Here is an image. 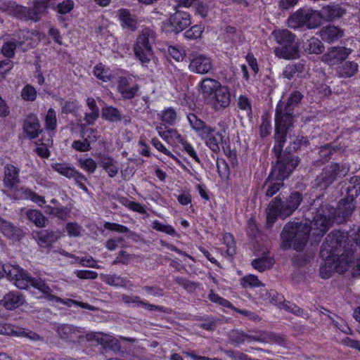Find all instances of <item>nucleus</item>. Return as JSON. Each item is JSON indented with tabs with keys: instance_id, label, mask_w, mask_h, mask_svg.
Segmentation results:
<instances>
[{
	"instance_id": "obj_1",
	"label": "nucleus",
	"mask_w": 360,
	"mask_h": 360,
	"mask_svg": "<svg viewBox=\"0 0 360 360\" xmlns=\"http://www.w3.org/2000/svg\"><path fill=\"white\" fill-rule=\"evenodd\" d=\"M354 210V200L352 198L342 199L336 209L334 205L324 203L317 209L313 220L305 219L301 222L288 223L281 233L282 248L285 250L291 247L294 243V249L302 250L308 239L309 234L312 231V236L317 241L328 230L330 224L337 217L346 219Z\"/></svg>"
},
{
	"instance_id": "obj_2",
	"label": "nucleus",
	"mask_w": 360,
	"mask_h": 360,
	"mask_svg": "<svg viewBox=\"0 0 360 360\" xmlns=\"http://www.w3.org/2000/svg\"><path fill=\"white\" fill-rule=\"evenodd\" d=\"M303 96L298 91H293L287 101H280L276 108L275 116V146L274 150L280 158L283 147L286 141L288 131L292 127L295 115L294 110L301 102Z\"/></svg>"
},
{
	"instance_id": "obj_3",
	"label": "nucleus",
	"mask_w": 360,
	"mask_h": 360,
	"mask_svg": "<svg viewBox=\"0 0 360 360\" xmlns=\"http://www.w3.org/2000/svg\"><path fill=\"white\" fill-rule=\"evenodd\" d=\"M302 200V195L297 191L292 192L285 201L276 197L269 203L266 211L267 228L273 226L278 217L284 219L290 216L298 208Z\"/></svg>"
},
{
	"instance_id": "obj_4",
	"label": "nucleus",
	"mask_w": 360,
	"mask_h": 360,
	"mask_svg": "<svg viewBox=\"0 0 360 360\" xmlns=\"http://www.w3.org/2000/svg\"><path fill=\"white\" fill-rule=\"evenodd\" d=\"M187 119L192 129L198 133L199 136L205 140V143L210 150L215 153L219 152L225 130L222 129L217 130V128L206 124L193 113L188 114Z\"/></svg>"
},
{
	"instance_id": "obj_5",
	"label": "nucleus",
	"mask_w": 360,
	"mask_h": 360,
	"mask_svg": "<svg viewBox=\"0 0 360 360\" xmlns=\"http://www.w3.org/2000/svg\"><path fill=\"white\" fill-rule=\"evenodd\" d=\"M272 35L278 44L274 51L278 57L285 60H293L300 57L295 34L288 30H276L272 32Z\"/></svg>"
},
{
	"instance_id": "obj_6",
	"label": "nucleus",
	"mask_w": 360,
	"mask_h": 360,
	"mask_svg": "<svg viewBox=\"0 0 360 360\" xmlns=\"http://www.w3.org/2000/svg\"><path fill=\"white\" fill-rule=\"evenodd\" d=\"M155 38V32L150 28L143 29L137 37L134 46V52L143 65L148 63L153 56L152 45L154 44Z\"/></svg>"
},
{
	"instance_id": "obj_7",
	"label": "nucleus",
	"mask_w": 360,
	"mask_h": 360,
	"mask_svg": "<svg viewBox=\"0 0 360 360\" xmlns=\"http://www.w3.org/2000/svg\"><path fill=\"white\" fill-rule=\"evenodd\" d=\"M319 25L320 21L317 20V11L308 8L298 9L288 19V25L292 29L304 27L312 29L318 27Z\"/></svg>"
},
{
	"instance_id": "obj_8",
	"label": "nucleus",
	"mask_w": 360,
	"mask_h": 360,
	"mask_svg": "<svg viewBox=\"0 0 360 360\" xmlns=\"http://www.w3.org/2000/svg\"><path fill=\"white\" fill-rule=\"evenodd\" d=\"M349 167L346 164L333 163L324 167L322 173L315 180L314 186L321 190L328 187L335 179L347 175Z\"/></svg>"
},
{
	"instance_id": "obj_9",
	"label": "nucleus",
	"mask_w": 360,
	"mask_h": 360,
	"mask_svg": "<svg viewBox=\"0 0 360 360\" xmlns=\"http://www.w3.org/2000/svg\"><path fill=\"white\" fill-rule=\"evenodd\" d=\"M2 272L4 275H6L10 281L14 282L17 288L20 289H27L28 288V281L30 276L18 266L5 264L2 266Z\"/></svg>"
},
{
	"instance_id": "obj_10",
	"label": "nucleus",
	"mask_w": 360,
	"mask_h": 360,
	"mask_svg": "<svg viewBox=\"0 0 360 360\" xmlns=\"http://www.w3.org/2000/svg\"><path fill=\"white\" fill-rule=\"evenodd\" d=\"M213 66L212 60L210 56L198 53L193 56L188 68L194 73L205 75L213 70Z\"/></svg>"
},
{
	"instance_id": "obj_11",
	"label": "nucleus",
	"mask_w": 360,
	"mask_h": 360,
	"mask_svg": "<svg viewBox=\"0 0 360 360\" xmlns=\"http://www.w3.org/2000/svg\"><path fill=\"white\" fill-rule=\"evenodd\" d=\"M298 162V159H276L271 174L278 179L283 180L290 174Z\"/></svg>"
},
{
	"instance_id": "obj_12",
	"label": "nucleus",
	"mask_w": 360,
	"mask_h": 360,
	"mask_svg": "<svg viewBox=\"0 0 360 360\" xmlns=\"http://www.w3.org/2000/svg\"><path fill=\"white\" fill-rule=\"evenodd\" d=\"M22 129L24 134L30 140L38 138L43 131L38 117L33 113H30L25 117Z\"/></svg>"
},
{
	"instance_id": "obj_13",
	"label": "nucleus",
	"mask_w": 360,
	"mask_h": 360,
	"mask_svg": "<svg viewBox=\"0 0 360 360\" xmlns=\"http://www.w3.org/2000/svg\"><path fill=\"white\" fill-rule=\"evenodd\" d=\"M231 101V95L229 87L222 85L207 103L211 105L216 110H220L228 108Z\"/></svg>"
},
{
	"instance_id": "obj_14",
	"label": "nucleus",
	"mask_w": 360,
	"mask_h": 360,
	"mask_svg": "<svg viewBox=\"0 0 360 360\" xmlns=\"http://www.w3.org/2000/svg\"><path fill=\"white\" fill-rule=\"evenodd\" d=\"M351 53V49L343 46H334L322 56L321 60L329 65H335L345 60Z\"/></svg>"
},
{
	"instance_id": "obj_15",
	"label": "nucleus",
	"mask_w": 360,
	"mask_h": 360,
	"mask_svg": "<svg viewBox=\"0 0 360 360\" xmlns=\"http://www.w3.org/2000/svg\"><path fill=\"white\" fill-rule=\"evenodd\" d=\"M57 333L60 338L69 342H81L83 340L84 330L72 325L63 324L58 327Z\"/></svg>"
},
{
	"instance_id": "obj_16",
	"label": "nucleus",
	"mask_w": 360,
	"mask_h": 360,
	"mask_svg": "<svg viewBox=\"0 0 360 360\" xmlns=\"http://www.w3.org/2000/svg\"><path fill=\"white\" fill-rule=\"evenodd\" d=\"M140 86L131 79L122 77L119 79L117 90L124 99L131 100L138 95Z\"/></svg>"
},
{
	"instance_id": "obj_17",
	"label": "nucleus",
	"mask_w": 360,
	"mask_h": 360,
	"mask_svg": "<svg viewBox=\"0 0 360 360\" xmlns=\"http://www.w3.org/2000/svg\"><path fill=\"white\" fill-rule=\"evenodd\" d=\"M222 84L217 79L206 77L198 84V90L202 98L207 103Z\"/></svg>"
},
{
	"instance_id": "obj_18",
	"label": "nucleus",
	"mask_w": 360,
	"mask_h": 360,
	"mask_svg": "<svg viewBox=\"0 0 360 360\" xmlns=\"http://www.w3.org/2000/svg\"><path fill=\"white\" fill-rule=\"evenodd\" d=\"M0 334L27 337L34 341L41 340V337L34 332L26 330L25 328L7 324L4 322H0Z\"/></svg>"
},
{
	"instance_id": "obj_19",
	"label": "nucleus",
	"mask_w": 360,
	"mask_h": 360,
	"mask_svg": "<svg viewBox=\"0 0 360 360\" xmlns=\"http://www.w3.org/2000/svg\"><path fill=\"white\" fill-rule=\"evenodd\" d=\"M169 23L176 32H179L191 24V15L188 12L176 10L170 16Z\"/></svg>"
},
{
	"instance_id": "obj_20",
	"label": "nucleus",
	"mask_w": 360,
	"mask_h": 360,
	"mask_svg": "<svg viewBox=\"0 0 360 360\" xmlns=\"http://www.w3.org/2000/svg\"><path fill=\"white\" fill-rule=\"evenodd\" d=\"M345 13V9L338 4L328 5L323 6L320 11H317V20L320 18L326 21H333L341 18Z\"/></svg>"
},
{
	"instance_id": "obj_21",
	"label": "nucleus",
	"mask_w": 360,
	"mask_h": 360,
	"mask_svg": "<svg viewBox=\"0 0 360 360\" xmlns=\"http://www.w3.org/2000/svg\"><path fill=\"white\" fill-rule=\"evenodd\" d=\"M31 285L44 294V297L49 301L63 302L62 299L52 294V290L47 283L40 278L30 276L28 286Z\"/></svg>"
},
{
	"instance_id": "obj_22",
	"label": "nucleus",
	"mask_w": 360,
	"mask_h": 360,
	"mask_svg": "<svg viewBox=\"0 0 360 360\" xmlns=\"http://www.w3.org/2000/svg\"><path fill=\"white\" fill-rule=\"evenodd\" d=\"M34 238L41 248H50L60 238L58 231L42 230L35 233Z\"/></svg>"
},
{
	"instance_id": "obj_23",
	"label": "nucleus",
	"mask_w": 360,
	"mask_h": 360,
	"mask_svg": "<svg viewBox=\"0 0 360 360\" xmlns=\"http://www.w3.org/2000/svg\"><path fill=\"white\" fill-rule=\"evenodd\" d=\"M25 301L22 294L18 292H9L0 300V304L6 309L13 310L22 306Z\"/></svg>"
},
{
	"instance_id": "obj_24",
	"label": "nucleus",
	"mask_w": 360,
	"mask_h": 360,
	"mask_svg": "<svg viewBox=\"0 0 360 360\" xmlns=\"http://www.w3.org/2000/svg\"><path fill=\"white\" fill-rule=\"evenodd\" d=\"M51 167L59 174L67 178H73L77 181L84 179V176L77 172L73 167L66 162H52Z\"/></svg>"
},
{
	"instance_id": "obj_25",
	"label": "nucleus",
	"mask_w": 360,
	"mask_h": 360,
	"mask_svg": "<svg viewBox=\"0 0 360 360\" xmlns=\"http://www.w3.org/2000/svg\"><path fill=\"white\" fill-rule=\"evenodd\" d=\"M320 37L323 41L328 43H333L342 37L344 32L338 27L328 25L323 27L320 31Z\"/></svg>"
},
{
	"instance_id": "obj_26",
	"label": "nucleus",
	"mask_w": 360,
	"mask_h": 360,
	"mask_svg": "<svg viewBox=\"0 0 360 360\" xmlns=\"http://www.w3.org/2000/svg\"><path fill=\"white\" fill-rule=\"evenodd\" d=\"M45 8L46 7L42 4H37L32 8H27L20 6H16V14H20V18L27 16L28 18L37 21L40 19Z\"/></svg>"
},
{
	"instance_id": "obj_27",
	"label": "nucleus",
	"mask_w": 360,
	"mask_h": 360,
	"mask_svg": "<svg viewBox=\"0 0 360 360\" xmlns=\"http://www.w3.org/2000/svg\"><path fill=\"white\" fill-rule=\"evenodd\" d=\"M19 169L13 165H7L4 168V184L6 187L12 188L20 183Z\"/></svg>"
},
{
	"instance_id": "obj_28",
	"label": "nucleus",
	"mask_w": 360,
	"mask_h": 360,
	"mask_svg": "<svg viewBox=\"0 0 360 360\" xmlns=\"http://www.w3.org/2000/svg\"><path fill=\"white\" fill-rule=\"evenodd\" d=\"M157 131L159 135L169 143H179L182 141V138L176 130L168 129L165 124L157 127Z\"/></svg>"
},
{
	"instance_id": "obj_29",
	"label": "nucleus",
	"mask_w": 360,
	"mask_h": 360,
	"mask_svg": "<svg viewBox=\"0 0 360 360\" xmlns=\"http://www.w3.org/2000/svg\"><path fill=\"white\" fill-rule=\"evenodd\" d=\"M304 51L308 54H321L324 51L323 44L316 37H311L303 42Z\"/></svg>"
},
{
	"instance_id": "obj_30",
	"label": "nucleus",
	"mask_w": 360,
	"mask_h": 360,
	"mask_svg": "<svg viewBox=\"0 0 360 360\" xmlns=\"http://www.w3.org/2000/svg\"><path fill=\"white\" fill-rule=\"evenodd\" d=\"M118 16L123 27L134 31L137 28V19L135 15L130 13L129 10L122 8L118 10Z\"/></svg>"
},
{
	"instance_id": "obj_31",
	"label": "nucleus",
	"mask_w": 360,
	"mask_h": 360,
	"mask_svg": "<svg viewBox=\"0 0 360 360\" xmlns=\"http://www.w3.org/2000/svg\"><path fill=\"white\" fill-rule=\"evenodd\" d=\"M306 64L304 61H299L297 63L289 64L285 68L283 72V75L284 77L291 79L304 72Z\"/></svg>"
},
{
	"instance_id": "obj_32",
	"label": "nucleus",
	"mask_w": 360,
	"mask_h": 360,
	"mask_svg": "<svg viewBox=\"0 0 360 360\" xmlns=\"http://www.w3.org/2000/svg\"><path fill=\"white\" fill-rule=\"evenodd\" d=\"M229 340L231 342L240 344L244 342L245 340H255L257 342H262L263 338L258 335H248L245 334L244 332L238 330H232L229 333Z\"/></svg>"
},
{
	"instance_id": "obj_33",
	"label": "nucleus",
	"mask_w": 360,
	"mask_h": 360,
	"mask_svg": "<svg viewBox=\"0 0 360 360\" xmlns=\"http://www.w3.org/2000/svg\"><path fill=\"white\" fill-rule=\"evenodd\" d=\"M26 218L39 228L45 227L48 223V219L39 210L30 209L25 212Z\"/></svg>"
},
{
	"instance_id": "obj_34",
	"label": "nucleus",
	"mask_w": 360,
	"mask_h": 360,
	"mask_svg": "<svg viewBox=\"0 0 360 360\" xmlns=\"http://www.w3.org/2000/svg\"><path fill=\"white\" fill-rule=\"evenodd\" d=\"M103 281L108 285L115 287L127 288L128 285H133L127 278L117 274L104 276Z\"/></svg>"
},
{
	"instance_id": "obj_35",
	"label": "nucleus",
	"mask_w": 360,
	"mask_h": 360,
	"mask_svg": "<svg viewBox=\"0 0 360 360\" xmlns=\"http://www.w3.org/2000/svg\"><path fill=\"white\" fill-rule=\"evenodd\" d=\"M17 195L19 199H30L32 202L38 204L39 206L43 205L46 202L44 197L39 195L37 193L29 188H21L18 190Z\"/></svg>"
},
{
	"instance_id": "obj_36",
	"label": "nucleus",
	"mask_w": 360,
	"mask_h": 360,
	"mask_svg": "<svg viewBox=\"0 0 360 360\" xmlns=\"http://www.w3.org/2000/svg\"><path fill=\"white\" fill-rule=\"evenodd\" d=\"M358 71V64L354 61H346L338 68L340 77L347 78L354 75Z\"/></svg>"
},
{
	"instance_id": "obj_37",
	"label": "nucleus",
	"mask_w": 360,
	"mask_h": 360,
	"mask_svg": "<svg viewBox=\"0 0 360 360\" xmlns=\"http://www.w3.org/2000/svg\"><path fill=\"white\" fill-rule=\"evenodd\" d=\"M0 230L6 236L13 240L18 239L20 236V230L19 229L3 219L0 221Z\"/></svg>"
},
{
	"instance_id": "obj_38",
	"label": "nucleus",
	"mask_w": 360,
	"mask_h": 360,
	"mask_svg": "<svg viewBox=\"0 0 360 360\" xmlns=\"http://www.w3.org/2000/svg\"><path fill=\"white\" fill-rule=\"evenodd\" d=\"M102 117L105 120L117 122L122 120V116L120 110L112 106H107L102 109Z\"/></svg>"
},
{
	"instance_id": "obj_39",
	"label": "nucleus",
	"mask_w": 360,
	"mask_h": 360,
	"mask_svg": "<svg viewBox=\"0 0 360 360\" xmlns=\"http://www.w3.org/2000/svg\"><path fill=\"white\" fill-rule=\"evenodd\" d=\"M56 126V112L53 108H50L45 117V127L46 129L49 131V136L50 137L54 134Z\"/></svg>"
},
{
	"instance_id": "obj_40",
	"label": "nucleus",
	"mask_w": 360,
	"mask_h": 360,
	"mask_svg": "<svg viewBox=\"0 0 360 360\" xmlns=\"http://www.w3.org/2000/svg\"><path fill=\"white\" fill-rule=\"evenodd\" d=\"M273 264L274 259L267 255L255 259L252 262V266L259 271H264L265 270L270 269Z\"/></svg>"
},
{
	"instance_id": "obj_41",
	"label": "nucleus",
	"mask_w": 360,
	"mask_h": 360,
	"mask_svg": "<svg viewBox=\"0 0 360 360\" xmlns=\"http://www.w3.org/2000/svg\"><path fill=\"white\" fill-rule=\"evenodd\" d=\"M340 148L335 143H328L320 148L321 158H328L330 155H339Z\"/></svg>"
},
{
	"instance_id": "obj_42",
	"label": "nucleus",
	"mask_w": 360,
	"mask_h": 360,
	"mask_svg": "<svg viewBox=\"0 0 360 360\" xmlns=\"http://www.w3.org/2000/svg\"><path fill=\"white\" fill-rule=\"evenodd\" d=\"M240 285L245 288H255L262 286V283L258 279L257 276L250 274L243 277L240 281Z\"/></svg>"
},
{
	"instance_id": "obj_43",
	"label": "nucleus",
	"mask_w": 360,
	"mask_h": 360,
	"mask_svg": "<svg viewBox=\"0 0 360 360\" xmlns=\"http://www.w3.org/2000/svg\"><path fill=\"white\" fill-rule=\"evenodd\" d=\"M65 255H67L70 257H72V258H75L77 262H78L83 266L91 267V268H95V269L101 268V266L96 264V260H94V258L91 256L79 257H75V255H71L70 253H66Z\"/></svg>"
},
{
	"instance_id": "obj_44",
	"label": "nucleus",
	"mask_w": 360,
	"mask_h": 360,
	"mask_svg": "<svg viewBox=\"0 0 360 360\" xmlns=\"http://www.w3.org/2000/svg\"><path fill=\"white\" fill-rule=\"evenodd\" d=\"M81 136L82 139L87 142L89 145L96 141V131L91 128L86 127L84 124L80 125Z\"/></svg>"
},
{
	"instance_id": "obj_45",
	"label": "nucleus",
	"mask_w": 360,
	"mask_h": 360,
	"mask_svg": "<svg viewBox=\"0 0 360 360\" xmlns=\"http://www.w3.org/2000/svg\"><path fill=\"white\" fill-rule=\"evenodd\" d=\"M259 336L263 338L262 341L274 342L281 346H285L286 344L285 338L283 335L279 334L269 333L266 334L265 336H263L262 335H259Z\"/></svg>"
},
{
	"instance_id": "obj_46",
	"label": "nucleus",
	"mask_w": 360,
	"mask_h": 360,
	"mask_svg": "<svg viewBox=\"0 0 360 360\" xmlns=\"http://www.w3.org/2000/svg\"><path fill=\"white\" fill-rule=\"evenodd\" d=\"M101 165L110 177H113L117 174L119 167L113 159H102Z\"/></svg>"
},
{
	"instance_id": "obj_47",
	"label": "nucleus",
	"mask_w": 360,
	"mask_h": 360,
	"mask_svg": "<svg viewBox=\"0 0 360 360\" xmlns=\"http://www.w3.org/2000/svg\"><path fill=\"white\" fill-rule=\"evenodd\" d=\"M283 186L284 184L282 181L272 182L266 181L264 184V187L266 188V196L268 198L274 196Z\"/></svg>"
},
{
	"instance_id": "obj_48",
	"label": "nucleus",
	"mask_w": 360,
	"mask_h": 360,
	"mask_svg": "<svg viewBox=\"0 0 360 360\" xmlns=\"http://www.w3.org/2000/svg\"><path fill=\"white\" fill-rule=\"evenodd\" d=\"M238 107L246 112L247 115L250 117L252 115V105L249 98L243 95H240L238 98Z\"/></svg>"
},
{
	"instance_id": "obj_49",
	"label": "nucleus",
	"mask_w": 360,
	"mask_h": 360,
	"mask_svg": "<svg viewBox=\"0 0 360 360\" xmlns=\"http://www.w3.org/2000/svg\"><path fill=\"white\" fill-rule=\"evenodd\" d=\"M203 27L199 25H195L184 32V37L188 39H196L202 35Z\"/></svg>"
},
{
	"instance_id": "obj_50",
	"label": "nucleus",
	"mask_w": 360,
	"mask_h": 360,
	"mask_svg": "<svg viewBox=\"0 0 360 360\" xmlns=\"http://www.w3.org/2000/svg\"><path fill=\"white\" fill-rule=\"evenodd\" d=\"M21 96L25 101H34L37 98V91L32 85L27 84L22 89Z\"/></svg>"
},
{
	"instance_id": "obj_51",
	"label": "nucleus",
	"mask_w": 360,
	"mask_h": 360,
	"mask_svg": "<svg viewBox=\"0 0 360 360\" xmlns=\"http://www.w3.org/2000/svg\"><path fill=\"white\" fill-rule=\"evenodd\" d=\"M224 243L226 245V252L228 256H233L236 254V243L231 234L226 233L224 235Z\"/></svg>"
},
{
	"instance_id": "obj_52",
	"label": "nucleus",
	"mask_w": 360,
	"mask_h": 360,
	"mask_svg": "<svg viewBox=\"0 0 360 360\" xmlns=\"http://www.w3.org/2000/svg\"><path fill=\"white\" fill-rule=\"evenodd\" d=\"M176 112L172 108H168L162 111V120L169 125L173 124L176 120Z\"/></svg>"
},
{
	"instance_id": "obj_53",
	"label": "nucleus",
	"mask_w": 360,
	"mask_h": 360,
	"mask_svg": "<svg viewBox=\"0 0 360 360\" xmlns=\"http://www.w3.org/2000/svg\"><path fill=\"white\" fill-rule=\"evenodd\" d=\"M94 74L98 79L103 82L110 80L111 77L108 70L105 69L101 64H98L94 67Z\"/></svg>"
},
{
	"instance_id": "obj_54",
	"label": "nucleus",
	"mask_w": 360,
	"mask_h": 360,
	"mask_svg": "<svg viewBox=\"0 0 360 360\" xmlns=\"http://www.w3.org/2000/svg\"><path fill=\"white\" fill-rule=\"evenodd\" d=\"M217 167L218 173L221 178H227L229 176L230 169L226 159H217Z\"/></svg>"
},
{
	"instance_id": "obj_55",
	"label": "nucleus",
	"mask_w": 360,
	"mask_h": 360,
	"mask_svg": "<svg viewBox=\"0 0 360 360\" xmlns=\"http://www.w3.org/2000/svg\"><path fill=\"white\" fill-rule=\"evenodd\" d=\"M17 46H18V45L15 41H7L3 45L1 52L5 56L11 58L14 56L15 50Z\"/></svg>"
},
{
	"instance_id": "obj_56",
	"label": "nucleus",
	"mask_w": 360,
	"mask_h": 360,
	"mask_svg": "<svg viewBox=\"0 0 360 360\" xmlns=\"http://www.w3.org/2000/svg\"><path fill=\"white\" fill-rule=\"evenodd\" d=\"M198 326L204 330L213 331L217 328V321L212 317H207L200 321Z\"/></svg>"
},
{
	"instance_id": "obj_57",
	"label": "nucleus",
	"mask_w": 360,
	"mask_h": 360,
	"mask_svg": "<svg viewBox=\"0 0 360 360\" xmlns=\"http://www.w3.org/2000/svg\"><path fill=\"white\" fill-rule=\"evenodd\" d=\"M304 143L305 145L307 144L308 141H307L303 136L297 137L295 140L290 143L289 146H288L285 149V152L288 155H292V153L295 152L301 145Z\"/></svg>"
},
{
	"instance_id": "obj_58",
	"label": "nucleus",
	"mask_w": 360,
	"mask_h": 360,
	"mask_svg": "<svg viewBox=\"0 0 360 360\" xmlns=\"http://www.w3.org/2000/svg\"><path fill=\"white\" fill-rule=\"evenodd\" d=\"M47 141V143H44L43 142L39 143H35V148L34 150L36 152V153L41 158H48L50 155L49 150L48 149V144L49 143V142L52 143V141L49 139Z\"/></svg>"
},
{
	"instance_id": "obj_59",
	"label": "nucleus",
	"mask_w": 360,
	"mask_h": 360,
	"mask_svg": "<svg viewBox=\"0 0 360 360\" xmlns=\"http://www.w3.org/2000/svg\"><path fill=\"white\" fill-rule=\"evenodd\" d=\"M209 299L217 304H219L224 307L231 308L233 307V304L227 300L220 297L219 295L214 293L212 290L209 294Z\"/></svg>"
},
{
	"instance_id": "obj_60",
	"label": "nucleus",
	"mask_w": 360,
	"mask_h": 360,
	"mask_svg": "<svg viewBox=\"0 0 360 360\" xmlns=\"http://www.w3.org/2000/svg\"><path fill=\"white\" fill-rule=\"evenodd\" d=\"M74 7V3L72 0H64L57 6V11L61 14H66L70 12Z\"/></svg>"
},
{
	"instance_id": "obj_61",
	"label": "nucleus",
	"mask_w": 360,
	"mask_h": 360,
	"mask_svg": "<svg viewBox=\"0 0 360 360\" xmlns=\"http://www.w3.org/2000/svg\"><path fill=\"white\" fill-rule=\"evenodd\" d=\"M194 5L195 6L196 13L202 18H205L208 15L209 6L207 4L198 0Z\"/></svg>"
},
{
	"instance_id": "obj_62",
	"label": "nucleus",
	"mask_w": 360,
	"mask_h": 360,
	"mask_svg": "<svg viewBox=\"0 0 360 360\" xmlns=\"http://www.w3.org/2000/svg\"><path fill=\"white\" fill-rule=\"evenodd\" d=\"M78 103L77 101H65L62 105V110L64 113L75 114L78 110Z\"/></svg>"
},
{
	"instance_id": "obj_63",
	"label": "nucleus",
	"mask_w": 360,
	"mask_h": 360,
	"mask_svg": "<svg viewBox=\"0 0 360 360\" xmlns=\"http://www.w3.org/2000/svg\"><path fill=\"white\" fill-rule=\"evenodd\" d=\"M68 233L70 236H79L81 235L82 227L77 223H68L66 226Z\"/></svg>"
},
{
	"instance_id": "obj_64",
	"label": "nucleus",
	"mask_w": 360,
	"mask_h": 360,
	"mask_svg": "<svg viewBox=\"0 0 360 360\" xmlns=\"http://www.w3.org/2000/svg\"><path fill=\"white\" fill-rule=\"evenodd\" d=\"M224 353L228 357L231 358L233 360H249L248 355L238 351L229 349L225 350Z\"/></svg>"
}]
</instances>
